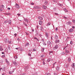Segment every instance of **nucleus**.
I'll list each match as a JSON object with an SVG mask.
<instances>
[{
	"mask_svg": "<svg viewBox=\"0 0 75 75\" xmlns=\"http://www.w3.org/2000/svg\"><path fill=\"white\" fill-rule=\"evenodd\" d=\"M15 7L16 8H20V7L18 4L16 3V5H15Z\"/></svg>",
	"mask_w": 75,
	"mask_h": 75,
	"instance_id": "f257e3e1",
	"label": "nucleus"
},
{
	"mask_svg": "<svg viewBox=\"0 0 75 75\" xmlns=\"http://www.w3.org/2000/svg\"><path fill=\"white\" fill-rule=\"evenodd\" d=\"M58 48V46L57 45H56L54 47L53 49L54 50H57Z\"/></svg>",
	"mask_w": 75,
	"mask_h": 75,
	"instance_id": "f03ea898",
	"label": "nucleus"
},
{
	"mask_svg": "<svg viewBox=\"0 0 75 75\" xmlns=\"http://www.w3.org/2000/svg\"><path fill=\"white\" fill-rule=\"evenodd\" d=\"M47 44L48 45H50V47H51V43L50 41H48L47 42Z\"/></svg>",
	"mask_w": 75,
	"mask_h": 75,
	"instance_id": "7ed1b4c3",
	"label": "nucleus"
},
{
	"mask_svg": "<svg viewBox=\"0 0 75 75\" xmlns=\"http://www.w3.org/2000/svg\"><path fill=\"white\" fill-rule=\"evenodd\" d=\"M8 38H6L4 40V42H8Z\"/></svg>",
	"mask_w": 75,
	"mask_h": 75,
	"instance_id": "20e7f679",
	"label": "nucleus"
},
{
	"mask_svg": "<svg viewBox=\"0 0 75 75\" xmlns=\"http://www.w3.org/2000/svg\"><path fill=\"white\" fill-rule=\"evenodd\" d=\"M5 61L7 63L8 65H10V63H9V62H8V61H7V59H5Z\"/></svg>",
	"mask_w": 75,
	"mask_h": 75,
	"instance_id": "39448f33",
	"label": "nucleus"
},
{
	"mask_svg": "<svg viewBox=\"0 0 75 75\" xmlns=\"http://www.w3.org/2000/svg\"><path fill=\"white\" fill-rule=\"evenodd\" d=\"M66 24H67V25H71V22H70V21H69L68 22H67L66 23Z\"/></svg>",
	"mask_w": 75,
	"mask_h": 75,
	"instance_id": "423d86ee",
	"label": "nucleus"
},
{
	"mask_svg": "<svg viewBox=\"0 0 75 75\" xmlns=\"http://www.w3.org/2000/svg\"><path fill=\"white\" fill-rule=\"evenodd\" d=\"M5 67H3L2 68V69L3 71H5V70H6V68H5Z\"/></svg>",
	"mask_w": 75,
	"mask_h": 75,
	"instance_id": "0eeeda50",
	"label": "nucleus"
},
{
	"mask_svg": "<svg viewBox=\"0 0 75 75\" xmlns=\"http://www.w3.org/2000/svg\"><path fill=\"white\" fill-rule=\"evenodd\" d=\"M45 35L46 36V37L47 38H48V33L47 32L45 33Z\"/></svg>",
	"mask_w": 75,
	"mask_h": 75,
	"instance_id": "6e6552de",
	"label": "nucleus"
},
{
	"mask_svg": "<svg viewBox=\"0 0 75 75\" xmlns=\"http://www.w3.org/2000/svg\"><path fill=\"white\" fill-rule=\"evenodd\" d=\"M42 7H43V8H44V9H45V10H46V9H47V7L46 6L43 5Z\"/></svg>",
	"mask_w": 75,
	"mask_h": 75,
	"instance_id": "1a4fd4ad",
	"label": "nucleus"
},
{
	"mask_svg": "<svg viewBox=\"0 0 75 75\" xmlns=\"http://www.w3.org/2000/svg\"><path fill=\"white\" fill-rule=\"evenodd\" d=\"M38 19H39V20H43L42 18L41 17H40V16L38 17Z\"/></svg>",
	"mask_w": 75,
	"mask_h": 75,
	"instance_id": "9d476101",
	"label": "nucleus"
},
{
	"mask_svg": "<svg viewBox=\"0 0 75 75\" xmlns=\"http://www.w3.org/2000/svg\"><path fill=\"white\" fill-rule=\"evenodd\" d=\"M64 11L65 12H66V13L68 12V11L67 10L66 8H64Z\"/></svg>",
	"mask_w": 75,
	"mask_h": 75,
	"instance_id": "9b49d317",
	"label": "nucleus"
},
{
	"mask_svg": "<svg viewBox=\"0 0 75 75\" xmlns=\"http://www.w3.org/2000/svg\"><path fill=\"white\" fill-rule=\"evenodd\" d=\"M56 69L57 71H59V67L58 66H57Z\"/></svg>",
	"mask_w": 75,
	"mask_h": 75,
	"instance_id": "f8f14e48",
	"label": "nucleus"
},
{
	"mask_svg": "<svg viewBox=\"0 0 75 75\" xmlns=\"http://www.w3.org/2000/svg\"><path fill=\"white\" fill-rule=\"evenodd\" d=\"M40 29L42 31H44V28H43L42 26H41Z\"/></svg>",
	"mask_w": 75,
	"mask_h": 75,
	"instance_id": "ddd939ff",
	"label": "nucleus"
},
{
	"mask_svg": "<svg viewBox=\"0 0 75 75\" xmlns=\"http://www.w3.org/2000/svg\"><path fill=\"white\" fill-rule=\"evenodd\" d=\"M4 14H6V15H8V16H10V15H11V14L10 13H4Z\"/></svg>",
	"mask_w": 75,
	"mask_h": 75,
	"instance_id": "4468645a",
	"label": "nucleus"
},
{
	"mask_svg": "<svg viewBox=\"0 0 75 75\" xmlns=\"http://www.w3.org/2000/svg\"><path fill=\"white\" fill-rule=\"evenodd\" d=\"M42 22L41 21H39V24L40 25H42Z\"/></svg>",
	"mask_w": 75,
	"mask_h": 75,
	"instance_id": "2eb2a0df",
	"label": "nucleus"
},
{
	"mask_svg": "<svg viewBox=\"0 0 75 75\" xmlns=\"http://www.w3.org/2000/svg\"><path fill=\"white\" fill-rule=\"evenodd\" d=\"M24 20L25 21H26L28 23V20H27V19H25V18H24Z\"/></svg>",
	"mask_w": 75,
	"mask_h": 75,
	"instance_id": "dca6fc26",
	"label": "nucleus"
},
{
	"mask_svg": "<svg viewBox=\"0 0 75 75\" xmlns=\"http://www.w3.org/2000/svg\"><path fill=\"white\" fill-rule=\"evenodd\" d=\"M55 42L56 43H57V42H59V40H56L55 41Z\"/></svg>",
	"mask_w": 75,
	"mask_h": 75,
	"instance_id": "f3484780",
	"label": "nucleus"
},
{
	"mask_svg": "<svg viewBox=\"0 0 75 75\" xmlns=\"http://www.w3.org/2000/svg\"><path fill=\"white\" fill-rule=\"evenodd\" d=\"M13 63L14 64V65H15V66H17V62L15 61L13 62Z\"/></svg>",
	"mask_w": 75,
	"mask_h": 75,
	"instance_id": "a211bd4d",
	"label": "nucleus"
},
{
	"mask_svg": "<svg viewBox=\"0 0 75 75\" xmlns=\"http://www.w3.org/2000/svg\"><path fill=\"white\" fill-rule=\"evenodd\" d=\"M28 69V67H25L24 68V70L25 71H27Z\"/></svg>",
	"mask_w": 75,
	"mask_h": 75,
	"instance_id": "6ab92c4d",
	"label": "nucleus"
},
{
	"mask_svg": "<svg viewBox=\"0 0 75 75\" xmlns=\"http://www.w3.org/2000/svg\"><path fill=\"white\" fill-rule=\"evenodd\" d=\"M0 51H3V48H2V47L0 46Z\"/></svg>",
	"mask_w": 75,
	"mask_h": 75,
	"instance_id": "aec40b11",
	"label": "nucleus"
},
{
	"mask_svg": "<svg viewBox=\"0 0 75 75\" xmlns=\"http://www.w3.org/2000/svg\"><path fill=\"white\" fill-rule=\"evenodd\" d=\"M70 61H71V59L70 57L68 58V62H70Z\"/></svg>",
	"mask_w": 75,
	"mask_h": 75,
	"instance_id": "412c9836",
	"label": "nucleus"
},
{
	"mask_svg": "<svg viewBox=\"0 0 75 75\" xmlns=\"http://www.w3.org/2000/svg\"><path fill=\"white\" fill-rule=\"evenodd\" d=\"M71 66L73 68H74V67H75V64L74 63H73L71 65Z\"/></svg>",
	"mask_w": 75,
	"mask_h": 75,
	"instance_id": "4be33fe9",
	"label": "nucleus"
},
{
	"mask_svg": "<svg viewBox=\"0 0 75 75\" xmlns=\"http://www.w3.org/2000/svg\"><path fill=\"white\" fill-rule=\"evenodd\" d=\"M69 32H72L73 31V29H69Z\"/></svg>",
	"mask_w": 75,
	"mask_h": 75,
	"instance_id": "5701e85b",
	"label": "nucleus"
},
{
	"mask_svg": "<svg viewBox=\"0 0 75 75\" xmlns=\"http://www.w3.org/2000/svg\"><path fill=\"white\" fill-rule=\"evenodd\" d=\"M65 52L66 53H69V51L67 50V49H66Z\"/></svg>",
	"mask_w": 75,
	"mask_h": 75,
	"instance_id": "b1692460",
	"label": "nucleus"
},
{
	"mask_svg": "<svg viewBox=\"0 0 75 75\" xmlns=\"http://www.w3.org/2000/svg\"><path fill=\"white\" fill-rule=\"evenodd\" d=\"M55 39H58V36H57V35H56L55 36Z\"/></svg>",
	"mask_w": 75,
	"mask_h": 75,
	"instance_id": "393cba45",
	"label": "nucleus"
},
{
	"mask_svg": "<svg viewBox=\"0 0 75 75\" xmlns=\"http://www.w3.org/2000/svg\"><path fill=\"white\" fill-rule=\"evenodd\" d=\"M11 20H9L8 21V23H9V24H11Z\"/></svg>",
	"mask_w": 75,
	"mask_h": 75,
	"instance_id": "a878e982",
	"label": "nucleus"
},
{
	"mask_svg": "<svg viewBox=\"0 0 75 75\" xmlns=\"http://www.w3.org/2000/svg\"><path fill=\"white\" fill-rule=\"evenodd\" d=\"M29 45V43H26L25 44V46H28V45Z\"/></svg>",
	"mask_w": 75,
	"mask_h": 75,
	"instance_id": "bb28decb",
	"label": "nucleus"
},
{
	"mask_svg": "<svg viewBox=\"0 0 75 75\" xmlns=\"http://www.w3.org/2000/svg\"><path fill=\"white\" fill-rule=\"evenodd\" d=\"M47 4H48V1H46L45 2V4L47 5Z\"/></svg>",
	"mask_w": 75,
	"mask_h": 75,
	"instance_id": "cd10ccee",
	"label": "nucleus"
},
{
	"mask_svg": "<svg viewBox=\"0 0 75 75\" xmlns=\"http://www.w3.org/2000/svg\"><path fill=\"white\" fill-rule=\"evenodd\" d=\"M45 75H50V73H45Z\"/></svg>",
	"mask_w": 75,
	"mask_h": 75,
	"instance_id": "c85d7f7f",
	"label": "nucleus"
},
{
	"mask_svg": "<svg viewBox=\"0 0 75 75\" xmlns=\"http://www.w3.org/2000/svg\"><path fill=\"white\" fill-rule=\"evenodd\" d=\"M68 67H69V65L68 64H66V68H68Z\"/></svg>",
	"mask_w": 75,
	"mask_h": 75,
	"instance_id": "c756f323",
	"label": "nucleus"
},
{
	"mask_svg": "<svg viewBox=\"0 0 75 75\" xmlns=\"http://www.w3.org/2000/svg\"><path fill=\"white\" fill-rule=\"evenodd\" d=\"M40 7L37 6V9H40Z\"/></svg>",
	"mask_w": 75,
	"mask_h": 75,
	"instance_id": "7c9ffc66",
	"label": "nucleus"
},
{
	"mask_svg": "<svg viewBox=\"0 0 75 75\" xmlns=\"http://www.w3.org/2000/svg\"><path fill=\"white\" fill-rule=\"evenodd\" d=\"M51 24V23L49 22L47 25V26H48V25H50Z\"/></svg>",
	"mask_w": 75,
	"mask_h": 75,
	"instance_id": "2f4dec72",
	"label": "nucleus"
},
{
	"mask_svg": "<svg viewBox=\"0 0 75 75\" xmlns=\"http://www.w3.org/2000/svg\"><path fill=\"white\" fill-rule=\"evenodd\" d=\"M44 50V48H42L41 49V51L42 52H43Z\"/></svg>",
	"mask_w": 75,
	"mask_h": 75,
	"instance_id": "473e14b6",
	"label": "nucleus"
},
{
	"mask_svg": "<svg viewBox=\"0 0 75 75\" xmlns=\"http://www.w3.org/2000/svg\"><path fill=\"white\" fill-rule=\"evenodd\" d=\"M23 24H24V25H25V26H27V25L26 24H25V23L24 22H23Z\"/></svg>",
	"mask_w": 75,
	"mask_h": 75,
	"instance_id": "72a5a7b5",
	"label": "nucleus"
},
{
	"mask_svg": "<svg viewBox=\"0 0 75 75\" xmlns=\"http://www.w3.org/2000/svg\"><path fill=\"white\" fill-rule=\"evenodd\" d=\"M5 54H4V55H3L1 56V57H2V58H4V57H5Z\"/></svg>",
	"mask_w": 75,
	"mask_h": 75,
	"instance_id": "f704fd0d",
	"label": "nucleus"
},
{
	"mask_svg": "<svg viewBox=\"0 0 75 75\" xmlns=\"http://www.w3.org/2000/svg\"><path fill=\"white\" fill-rule=\"evenodd\" d=\"M14 72V71H9V73L10 74H12V72Z\"/></svg>",
	"mask_w": 75,
	"mask_h": 75,
	"instance_id": "c9c22d12",
	"label": "nucleus"
},
{
	"mask_svg": "<svg viewBox=\"0 0 75 75\" xmlns=\"http://www.w3.org/2000/svg\"><path fill=\"white\" fill-rule=\"evenodd\" d=\"M50 61V59H48L47 60V62H49Z\"/></svg>",
	"mask_w": 75,
	"mask_h": 75,
	"instance_id": "e433bc0d",
	"label": "nucleus"
},
{
	"mask_svg": "<svg viewBox=\"0 0 75 75\" xmlns=\"http://www.w3.org/2000/svg\"><path fill=\"white\" fill-rule=\"evenodd\" d=\"M28 55H29V56H30V57H31V54L30 53H28Z\"/></svg>",
	"mask_w": 75,
	"mask_h": 75,
	"instance_id": "4c0bfd02",
	"label": "nucleus"
},
{
	"mask_svg": "<svg viewBox=\"0 0 75 75\" xmlns=\"http://www.w3.org/2000/svg\"><path fill=\"white\" fill-rule=\"evenodd\" d=\"M8 42L9 43V44H11V41H8Z\"/></svg>",
	"mask_w": 75,
	"mask_h": 75,
	"instance_id": "58836bf2",
	"label": "nucleus"
},
{
	"mask_svg": "<svg viewBox=\"0 0 75 75\" xmlns=\"http://www.w3.org/2000/svg\"><path fill=\"white\" fill-rule=\"evenodd\" d=\"M72 21L75 24V20H73Z\"/></svg>",
	"mask_w": 75,
	"mask_h": 75,
	"instance_id": "ea45409f",
	"label": "nucleus"
},
{
	"mask_svg": "<svg viewBox=\"0 0 75 75\" xmlns=\"http://www.w3.org/2000/svg\"><path fill=\"white\" fill-rule=\"evenodd\" d=\"M33 8L34 9H37V6H34Z\"/></svg>",
	"mask_w": 75,
	"mask_h": 75,
	"instance_id": "a19ab883",
	"label": "nucleus"
},
{
	"mask_svg": "<svg viewBox=\"0 0 75 75\" xmlns=\"http://www.w3.org/2000/svg\"><path fill=\"white\" fill-rule=\"evenodd\" d=\"M8 22V21L6 20L4 22V23H7Z\"/></svg>",
	"mask_w": 75,
	"mask_h": 75,
	"instance_id": "79ce46f5",
	"label": "nucleus"
},
{
	"mask_svg": "<svg viewBox=\"0 0 75 75\" xmlns=\"http://www.w3.org/2000/svg\"><path fill=\"white\" fill-rule=\"evenodd\" d=\"M1 7L2 8H4L5 7L3 5H2Z\"/></svg>",
	"mask_w": 75,
	"mask_h": 75,
	"instance_id": "37998d69",
	"label": "nucleus"
},
{
	"mask_svg": "<svg viewBox=\"0 0 75 75\" xmlns=\"http://www.w3.org/2000/svg\"><path fill=\"white\" fill-rule=\"evenodd\" d=\"M20 51H24V50H23V49H20Z\"/></svg>",
	"mask_w": 75,
	"mask_h": 75,
	"instance_id": "c03bdc74",
	"label": "nucleus"
},
{
	"mask_svg": "<svg viewBox=\"0 0 75 75\" xmlns=\"http://www.w3.org/2000/svg\"><path fill=\"white\" fill-rule=\"evenodd\" d=\"M72 43H73V42H72V41H71L70 42V44H72Z\"/></svg>",
	"mask_w": 75,
	"mask_h": 75,
	"instance_id": "a18cd8bd",
	"label": "nucleus"
},
{
	"mask_svg": "<svg viewBox=\"0 0 75 75\" xmlns=\"http://www.w3.org/2000/svg\"><path fill=\"white\" fill-rule=\"evenodd\" d=\"M33 51H36V50H35V49H33Z\"/></svg>",
	"mask_w": 75,
	"mask_h": 75,
	"instance_id": "49530a36",
	"label": "nucleus"
},
{
	"mask_svg": "<svg viewBox=\"0 0 75 75\" xmlns=\"http://www.w3.org/2000/svg\"><path fill=\"white\" fill-rule=\"evenodd\" d=\"M55 31H57V30H58V28H56L55 29Z\"/></svg>",
	"mask_w": 75,
	"mask_h": 75,
	"instance_id": "de8ad7c7",
	"label": "nucleus"
},
{
	"mask_svg": "<svg viewBox=\"0 0 75 75\" xmlns=\"http://www.w3.org/2000/svg\"><path fill=\"white\" fill-rule=\"evenodd\" d=\"M38 27H39V25H38L37 26V29H38Z\"/></svg>",
	"mask_w": 75,
	"mask_h": 75,
	"instance_id": "09e8293b",
	"label": "nucleus"
},
{
	"mask_svg": "<svg viewBox=\"0 0 75 75\" xmlns=\"http://www.w3.org/2000/svg\"><path fill=\"white\" fill-rule=\"evenodd\" d=\"M59 6H62V5L60 4H59Z\"/></svg>",
	"mask_w": 75,
	"mask_h": 75,
	"instance_id": "8fccbe9b",
	"label": "nucleus"
},
{
	"mask_svg": "<svg viewBox=\"0 0 75 75\" xmlns=\"http://www.w3.org/2000/svg\"><path fill=\"white\" fill-rule=\"evenodd\" d=\"M41 41H42V42H44V39H42L41 40Z\"/></svg>",
	"mask_w": 75,
	"mask_h": 75,
	"instance_id": "3c124183",
	"label": "nucleus"
},
{
	"mask_svg": "<svg viewBox=\"0 0 75 75\" xmlns=\"http://www.w3.org/2000/svg\"><path fill=\"white\" fill-rule=\"evenodd\" d=\"M25 33L26 35H28V34H29V33H28L26 32Z\"/></svg>",
	"mask_w": 75,
	"mask_h": 75,
	"instance_id": "603ef678",
	"label": "nucleus"
},
{
	"mask_svg": "<svg viewBox=\"0 0 75 75\" xmlns=\"http://www.w3.org/2000/svg\"><path fill=\"white\" fill-rule=\"evenodd\" d=\"M4 61H3V60H1V64H2V63H3V62Z\"/></svg>",
	"mask_w": 75,
	"mask_h": 75,
	"instance_id": "864d4df0",
	"label": "nucleus"
},
{
	"mask_svg": "<svg viewBox=\"0 0 75 75\" xmlns=\"http://www.w3.org/2000/svg\"><path fill=\"white\" fill-rule=\"evenodd\" d=\"M55 14V15H58V13H54Z\"/></svg>",
	"mask_w": 75,
	"mask_h": 75,
	"instance_id": "5fc2aeb1",
	"label": "nucleus"
},
{
	"mask_svg": "<svg viewBox=\"0 0 75 75\" xmlns=\"http://www.w3.org/2000/svg\"><path fill=\"white\" fill-rule=\"evenodd\" d=\"M14 58H17V56H15L14 57Z\"/></svg>",
	"mask_w": 75,
	"mask_h": 75,
	"instance_id": "6e6d98bb",
	"label": "nucleus"
},
{
	"mask_svg": "<svg viewBox=\"0 0 75 75\" xmlns=\"http://www.w3.org/2000/svg\"><path fill=\"white\" fill-rule=\"evenodd\" d=\"M55 64H56V62H54V64H53V67H54V65H55Z\"/></svg>",
	"mask_w": 75,
	"mask_h": 75,
	"instance_id": "4d7b16f0",
	"label": "nucleus"
},
{
	"mask_svg": "<svg viewBox=\"0 0 75 75\" xmlns=\"http://www.w3.org/2000/svg\"><path fill=\"white\" fill-rule=\"evenodd\" d=\"M25 73H23V74H20V75H25Z\"/></svg>",
	"mask_w": 75,
	"mask_h": 75,
	"instance_id": "13d9d810",
	"label": "nucleus"
},
{
	"mask_svg": "<svg viewBox=\"0 0 75 75\" xmlns=\"http://www.w3.org/2000/svg\"><path fill=\"white\" fill-rule=\"evenodd\" d=\"M14 35L15 36V37H16V36H17V34L16 33H15L14 34Z\"/></svg>",
	"mask_w": 75,
	"mask_h": 75,
	"instance_id": "bf43d9fd",
	"label": "nucleus"
},
{
	"mask_svg": "<svg viewBox=\"0 0 75 75\" xmlns=\"http://www.w3.org/2000/svg\"><path fill=\"white\" fill-rule=\"evenodd\" d=\"M41 57H42V58H43V57H44V55H42L41 56Z\"/></svg>",
	"mask_w": 75,
	"mask_h": 75,
	"instance_id": "052dcab7",
	"label": "nucleus"
},
{
	"mask_svg": "<svg viewBox=\"0 0 75 75\" xmlns=\"http://www.w3.org/2000/svg\"><path fill=\"white\" fill-rule=\"evenodd\" d=\"M8 49L9 50H10V47H8Z\"/></svg>",
	"mask_w": 75,
	"mask_h": 75,
	"instance_id": "680f3d73",
	"label": "nucleus"
},
{
	"mask_svg": "<svg viewBox=\"0 0 75 75\" xmlns=\"http://www.w3.org/2000/svg\"><path fill=\"white\" fill-rule=\"evenodd\" d=\"M43 65H45V62L44 61L43 62Z\"/></svg>",
	"mask_w": 75,
	"mask_h": 75,
	"instance_id": "e2e57ef3",
	"label": "nucleus"
},
{
	"mask_svg": "<svg viewBox=\"0 0 75 75\" xmlns=\"http://www.w3.org/2000/svg\"><path fill=\"white\" fill-rule=\"evenodd\" d=\"M34 38L35 40H37V38L35 37H34Z\"/></svg>",
	"mask_w": 75,
	"mask_h": 75,
	"instance_id": "0e129e2a",
	"label": "nucleus"
},
{
	"mask_svg": "<svg viewBox=\"0 0 75 75\" xmlns=\"http://www.w3.org/2000/svg\"><path fill=\"white\" fill-rule=\"evenodd\" d=\"M56 10H57V8H54V10L55 11Z\"/></svg>",
	"mask_w": 75,
	"mask_h": 75,
	"instance_id": "69168bd1",
	"label": "nucleus"
},
{
	"mask_svg": "<svg viewBox=\"0 0 75 75\" xmlns=\"http://www.w3.org/2000/svg\"><path fill=\"white\" fill-rule=\"evenodd\" d=\"M54 75H57V73H54Z\"/></svg>",
	"mask_w": 75,
	"mask_h": 75,
	"instance_id": "338daca9",
	"label": "nucleus"
},
{
	"mask_svg": "<svg viewBox=\"0 0 75 75\" xmlns=\"http://www.w3.org/2000/svg\"><path fill=\"white\" fill-rule=\"evenodd\" d=\"M64 18H65V19H67V18L65 17H64Z\"/></svg>",
	"mask_w": 75,
	"mask_h": 75,
	"instance_id": "774afa93",
	"label": "nucleus"
}]
</instances>
